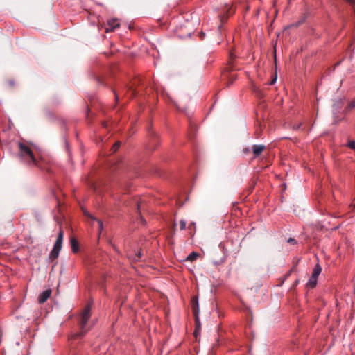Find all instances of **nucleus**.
Returning a JSON list of instances; mask_svg holds the SVG:
<instances>
[{"instance_id":"obj_17","label":"nucleus","mask_w":355,"mask_h":355,"mask_svg":"<svg viewBox=\"0 0 355 355\" xmlns=\"http://www.w3.org/2000/svg\"><path fill=\"white\" fill-rule=\"evenodd\" d=\"M199 257V253L196 252H192L188 257L186 260L189 261H193L196 260Z\"/></svg>"},{"instance_id":"obj_18","label":"nucleus","mask_w":355,"mask_h":355,"mask_svg":"<svg viewBox=\"0 0 355 355\" xmlns=\"http://www.w3.org/2000/svg\"><path fill=\"white\" fill-rule=\"evenodd\" d=\"M120 146H121V142L116 141L113 144V146L111 148V150L112 151V153H115L116 151L118 150V149L120 148Z\"/></svg>"},{"instance_id":"obj_27","label":"nucleus","mask_w":355,"mask_h":355,"mask_svg":"<svg viewBox=\"0 0 355 355\" xmlns=\"http://www.w3.org/2000/svg\"><path fill=\"white\" fill-rule=\"evenodd\" d=\"M102 125H103V127L106 128V127H107V123L106 121H103V122L102 123Z\"/></svg>"},{"instance_id":"obj_25","label":"nucleus","mask_w":355,"mask_h":355,"mask_svg":"<svg viewBox=\"0 0 355 355\" xmlns=\"http://www.w3.org/2000/svg\"><path fill=\"white\" fill-rule=\"evenodd\" d=\"M8 84L10 86H14L15 85V81L14 80H9L8 81Z\"/></svg>"},{"instance_id":"obj_19","label":"nucleus","mask_w":355,"mask_h":355,"mask_svg":"<svg viewBox=\"0 0 355 355\" xmlns=\"http://www.w3.org/2000/svg\"><path fill=\"white\" fill-rule=\"evenodd\" d=\"M187 221L184 220H181L180 221V228L181 230H184L186 229Z\"/></svg>"},{"instance_id":"obj_23","label":"nucleus","mask_w":355,"mask_h":355,"mask_svg":"<svg viewBox=\"0 0 355 355\" xmlns=\"http://www.w3.org/2000/svg\"><path fill=\"white\" fill-rule=\"evenodd\" d=\"M98 225H99L100 231H101L102 229H103V222L101 220H98Z\"/></svg>"},{"instance_id":"obj_11","label":"nucleus","mask_w":355,"mask_h":355,"mask_svg":"<svg viewBox=\"0 0 355 355\" xmlns=\"http://www.w3.org/2000/svg\"><path fill=\"white\" fill-rule=\"evenodd\" d=\"M70 246L71 251L73 254H77L79 250V242L77 239L74 236H71L69 239Z\"/></svg>"},{"instance_id":"obj_31","label":"nucleus","mask_w":355,"mask_h":355,"mask_svg":"<svg viewBox=\"0 0 355 355\" xmlns=\"http://www.w3.org/2000/svg\"><path fill=\"white\" fill-rule=\"evenodd\" d=\"M114 94H115V98H116V101H118V95H117L116 94H115V93H114Z\"/></svg>"},{"instance_id":"obj_10","label":"nucleus","mask_w":355,"mask_h":355,"mask_svg":"<svg viewBox=\"0 0 355 355\" xmlns=\"http://www.w3.org/2000/svg\"><path fill=\"white\" fill-rule=\"evenodd\" d=\"M191 306L193 311V314L199 315V304L198 298L197 296H193L191 299Z\"/></svg>"},{"instance_id":"obj_6","label":"nucleus","mask_w":355,"mask_h":355,"mask_svg":"<svg viewBox=\"0 0 355 355\" xmlns=\"http://www.w3.org/2000/svg\"><path fill=\"white\" fill-rule=\"evenodd\" d=\"M265 150H266L265 145H262V144L253 145L252 146V155H253L252 159H254L257 158L258 157H259Z\"/></svg>"},{"instance_id":"obj_22","label":"nucleus","mask_w":355,"mask_h":355,"mask_svg":"<svg viewBox=\"0 0 355 355\" xmlns=\"http://www.w3.org/2000/svg\"><path fill=\"white\" fill-rule=\"evenodd\" d=\"M243 153L245 155L248 154L250 151V148H244L243 150H242Z\"/></svg>"},{"instance_id":"obj_32","label":"nucleus","mask_w":355,"mask_h":355,"mask_svg":"<svg viewBox=\"0 0 355 355\" xmlns=\"http://www.w3.org/2000/svg\"><path fill=\"white\" fill-rule=\"evenodd\" d=\"M292 271H293V269H291V270H289V272H288V276L291 275V273L292 272Z\"/></svg>"},{"instance_id":"obj_21","label":"nucleus","mask_w":355,"mask_h":355,"mask_svg":"<svg viewBox=\"0 0 355 355\" xmlns=\"http://www.w3.org/2000/svg\"><path fill=\"white\" fill-rule=\"evenodd\" d=\"M345 1L355 8V0H345Z\"/></svg>"},{"instance_id":"obj_28","label":"nucleus","mask_w":355,"mask_h":355,"mask_svg":"<svg viewBox=\"0 0 355 355\" xmlns=\"http://www.w3.org/2000/svg\"><path fill=\"white\" fill-rule=\"evenodd\" d=\"M137 211H139L140 209V204L139 202L137 203Z\"/></svg>"},{"instance_id":"obj_9","label":"nucleus","mask_w":355,"mask_h":355,"mask_svg":"<svg viewBox=\"0 0 355 355\" xmlns=\"http://www.w3.org/2000/svg\"><path fill=\"white\" fill-rule=\"evenodd\" d=\"M234 58H235V56L234 55L233 53L230 52L228 62L224 69L225 72L229 73V72H231L234 70Z\"/></svg>"},{"instance_id":"obj_1","label":"nucleus","mask_w":355,"mask_h":355,"mask_svg":"<svg viewBox=\"0 0 355 355\" xmlns=\"http://www.w3.org/2000/svg\"><path fill=\"white\" fill-rule=\"evenodd\" d=\"M17 146L19 148L18 157L23 162L29 167L37 166L42 168L40 161L36 159L30 146L21 141L17 143Z\"/></svg>"},{"instance_id":"obj_5","label":"nucleus","mask_w":355,"mask_h":355,"mask_svg":"<svg viewBox=\"0 0 355 355\" xmlns=\"http://www.w3.org/2000/svg\"><path fill=\"white\" fill-rule=\"evenodd\" d=\"M120 27V23L117 19H110L105 24V31L106 33L113 32Z\"/></svg>"},{"instance_id":"obj_3","label":"nucleus","mask_w":355,"mask_h":355,"mask_svg":"<svg viewBox=\"0 0 355 355\" xmlns=\"http://www.w3.org/2000/svg\"><path fill=\"white\" fill-rule=\"evenodd\" d=\"M220 248L223 252L225 256L231 254H236L239 249V246L234 243L233 239H227L219 244Z\"/></svg>"},{"instance_id":"obj_29","label":"nucleus","mask_w":355,"mask_h":355,"mask_svg":"<svg viewBox=\"0 0 355 355\" xmlns=\"http://www.w3.org/2000/svg\"><path fill=\"white\" fill-rule=\"evenodd\" d=\"M236 78V76H234V77H231L230 79L232 80H231V83H233V81L235 80Z\"/></svg>"},{"instance_id":"obj_20","label":"nucleus","mask_w":355,"mask_h":355,"mask_svg":"<svg viewBox=\"0 0 355 355\" xmlns=\"http://www.w3.org/2000/svg\"><path fill=\"white\" fill-rule=\"evenodd\" d=\"M287 242L291 245H296L297 243V241L294 238H289L287 240Z\"/></svg>"},{"instance_id":"obj_14","label":"nucleus","mask_w":355,"mask_h":355,"mask_svg":"<svg viewBox=\"0 0 355 355\" xmlns=\"http://www.w3.org/2000/svg\"><path fill=\"white\" fill-rule=\"evenodd\" d=\"M193 316H194V320H195V330H194L193 334H194V336L196 337L197 334L198 333V331L200 329L201 324L200 322L199 315H194Z\"/></svg>"},{"instance_id":"obj_30","label":"nucleus","mask_w":355,"mask_h":355,"mask_svg":"<svg viewBox=\"0 0 355 355\" xmlns=\"http://www.w3.org/2000/svg\"><path fill=\"white\" fill-rule=\"evenodd\" d=\"M84 214L85 216H89L90 218H92V216L87 211H84Z\"/></svg>"},{"instance_id":"obj_2","label":"nucleus","mask_w":355,"mask_h":355,"mask_svg":"<svg viewBox=\"0 0 355 355\" xmlns=\"http://www.w3.org/2000/svg\"><path fill=\"white\" fill-rule=\"evenodd\" d=\"M91 318V304H87L84 309L80 314V318L78 321V324L80 328V331L79 333L76 334L73 336V338H77L83 336L85 333L87 331V329H85V327Z\"/></svg>"},{"instance_id":"obj_16","label":"nucleus","mask_w":355,"mask_h":355,"mask_svg":"<svg viewBox=\"0 0 355 355\" xmlns=\"http://www.w3.org/2000/svg\"><path fill=\"white\" fill-rule=\"evenodd\" d=\"M355 108V98L352 99L350 102L348 103L347 106L345 108V112H348L352 110Z\"/></svg>"},{"instance_id":"obj_8","label":"nucleus","mask_w":355,"mask_h":355,"mask_svg":"<svg viewBox=\"0 0 355 355\" xmlns=\"http://www.w3.org/2000/svg\"><path fill=\"white\" fill-rule=\"evenodd\" d=\"M64 238V231L62 230V227L60 226L58 232V234L57 236V239L54 243L53 248L62 249V245Z\"/></svg>"},{"instance_id":"obj_24","label":"nucleus","mask_w":355,"mask_h":355,"mask_svg":"<svg viewBox=\"0 0 355 355\" xmlns=\"http://www.w3.org/2000/svg\"><path fill=\"white\" fill-rule=\"evenodd\" d=\"M276 80H277V76H275L274 77V78L270 81V85H273L276 82Z\"/></svg>"},{"instance_id":"obj_4","label":"nucleus","mask_w":355,"mask_h":355,"mask_svg":"<svg viewBox=\"0 0 355 355\" xmlns=\"http://www.w3.org/2000/svg\"><path fill=\"white\" fill-rule=\"evenodd\" d=\"M322 272V268L319 263H317L313 269L311 275L306 284V288L309 289H313L317 286L318 278Z\"/></svg>"},{"instance_id":"obj_12","label":"nucleus","mask_w":355,"mask_h":355,"mask_svg":"<svg viewBox=\"0 0 355 355\" xmlns=\"http://www.w3.org/2000/svg\"><path fill=\"white\" fill-rule=\"evenodd\" d=\"M148 135L150 137V143H149V148L155 149L154 146L158 144V143H159L158 137H157L156 134L150 130H148Z\"/></svg>"},{"instance_id":"obj_7","label":"nucleus","mask_w":355,"mask_h":355,"mask_svg":"<svg viewBox=\"0 0 355 355\" xmlns=\"http://www.w3.org/2000/svg\"><path fill=\"white\" fill-rule=\"evenodd\" d=\"M51 293H52V291L50 288L44 291L38 296V298H37L38 303L44 304L51 297Z\"/></svg>"},{"instance_id":"obj_15","label":"nucleus","mask_w":355,"mask_h":355,"mask_svg":"<svg viewBox=\"0 0 355 355\" xmlns=\"http://www.w3.org/2000/svg\"><path fill=\"white\" fill-rule=\"evenodd\" d=\"M188 230H189V234L190 235V236L191 238L193 237L194 236V234H195V232H196V224L194 222H191L189 226H188Z\"/></svg>"},{"instance_id":"obj_13","label":"nucleus","mask_w":355,"mask_h":355,"mask_svg":"<svg viewBox=\"0 0 355 355\" xmlns=\"http://www.w3.org/2000/svg\"><path fill=\"white\" fill-rule=\"evenodd\" d=\"M60 250V249L53 248L52 250L49 253V259L51 261L55 260L58 257Z\"/></svg>"},{"instance_id":"obj_26","label":"nucleus","mask_w":355,"mask_h":355,"mask_svg":"<svg viewBox=\"0 0 355 355\" xmlns=\"http://www.w3.org/2000/svg\"><path fill=\"white\" fill-rule=\"evenodd\" d=\"M300 126H301V123L299 124V125H294L293 126V129L294 130H298L300 128Z\"/></svg>"}]
</instances>
